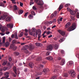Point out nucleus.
I'll use <instances>...</instances> for the list:
<instances>
[{
  "instance_id": "obj_28",
  "label": "nucleus",
  "mask_w": 79,
  "mask_h": 79,
  "mask_svg": "<svg viewBox=\"0 0 79 79\" xmlns=\"http://www.w3.org/2000/svg\"><path fill=\"white\" fill-rule=\"evenodd\" d=\"M63 5L62 4H60V5L59 6V11H60L61 9L63 8Z\"/></svg>"
},
{
  "instance_id": "obj_31",
  "label": "nucleus",
  "mask_w": 79,
  "mask_h": 79,
  "mask_svg": "<svg viewBox=\"0 0 79 79\" xmlns=\"http://www.w3.org/2000/svg\"><path fill=\"white\" fill-rule=\"evenodd\" d=\"M56 15H55L53 14H52L51 15L50 18L51 19H52V18H54V17L56 16Z\"/></svg>"
},
{
  "instance_id": "obj_16",
  "label": "nucleus",
  "mask_w": 79,
  "mask_h": 79,
  "mask_svg": "<svg viewBox=\"0 0 79 79\" xmlns=\"http://www.w3.org/2000/svg\"><path fill=\"white\" fill-rule=\"evenodd\" d=\"M34 65V64L32 62H30L29 63V66L31 68H33Z\"/></svg>"
},
{
  "instance_id": "obj_56",
  "label": "nucleus",
  "mask_w": 79,
  "mask_h": 79,
  "mask_svg": "<svg viewBox=\"0 0 79 79\" xmlns=\"http://www.w3.org/2000/svg\"><path fill=\"white\" fill-rule=\"evenodd\" d=\"M27 70L28 69H25L24 71L25 72H27Z\"/></svg>"
},
{
  "instance_id": "obj_2",
  "label": "nucleus",
  "mask_w": 79,
  "mask_h": 79,
  "mask_svg": "<svg viewBox=\"0 0 79 79\" xmlns=\"http://www.w3.org/2000/svg\"><path fill=\"white\" fill-rule=\"evenodd\" d=\"M34 2L37 3V5L41 6L40 8L42 9V10L44 9V7L42 6V5H44V2L40 0H35Z\"/></svg>"
},
{
  "instance_id": "obj_32",
  "label": "nucleus",
  "mask_w": 79,
  "mask_h": 79,
  "mask_svg": "<svg viewBox=\"0 0 79 79\" xmlns=\"http://www.w3.org/2000/svg\"><path fill=\"white\" fill-rule=\"evenodd\" d=\"M28 18L29 19H32L33 18V15H30L28 16Z\"/></svg>"
},
{
  "instance_id": "obj_36",
  "label": "nucleus",
  "mask_w": 79,
  "mask_h": 79,
  "mask_svg": "<svg viewBox=\"0 0 79 79\" xmlns=\"http://www.w3.org/2000/svg\"><path fill=\"white\" fill-rule=\"evenodd\" d=\"M5 39H6V38L5 37H3L2 38V43L3 44H4L5 43Z\"/></svg>"
},
{
  "instance_id": "obj_64",
  "label": "nucleus",
  "mask_w": 79,
  "mask_h": 79,
  "mask_svg": "<svg viewBox=\"0 0 79 79\" xmlns=\"http://www.w3.org/2000/svg\"><path fill=\"white\" fill-rule=\"evenodd\" d=\"M55 77L54 76V77H52L51 78V79H55Z\"/></svg>"
},
{
  "instance_id": "obj_29",
  "label": "nucleus",
  "mask_w": 79,
  "mask_h": 79,
  "mask_svg": "<svg viewBox=\"0 0 79 79\" xmlns=\"http://www.w3.org/2000/svg\"><path fill=\"white\" fill-rule=\"evenodd\" d=\"M14 54L15 55L17 56L19 55V53L18 52H14Z\"/></svg>"
},
{
  "instance_id": "obj_48",
  "label": "nucleus",
  "mask_w": 79,
  "mask_h": 79,
  "mask_svg": "<svg viewBox=\"0 0 79 79\" xmlns=\"http://www.w3.org/2000/svg\"><path fill=\"white\" fill-rule=\"evenodd\" d=\"M2 69H0V76H1L2 74V72H1V71H2Z\"/></svg>"
},
{
  "instance_id": "obj_54",
  "label": "nucleus",
  "mask_w": 79,
  "mask_h": 79,
  "mask_svg": "<svg viewBox=\"0 0 79 79\" xmlns=\"http://www.w3.org/2000/svg\"><path fill=\"white\" fill-rule=\"evenodd\" d=\"M42 72H39L38 73H37V75H41L42 74Z\"/></svg>"
},
{
  "instance_id": "obj_57",
  "label": "nucleus",
  "mask_w": 79,
  "mask_h": 79,
  "mask_svg": "<svg viewBox=\"0 0 79 79\" xmlns=\"http://www.w3.org/2000/svg\"><path fill=\"white\" fill-rule=\"evenodd\" d=\"M52 22H53V23H55L56 22V19H54L53 20Z\"/></svg>"
},
{
  "instance_id": "obj_62",
  "label": "nucleus",
  "mask_w": 79,
  "mask_h": 79,
  "mask_svg": "<svg viewBox=\"0 0 79 79\" xmlns=\"http://www.w3.org/2000/svg\"><path fill=\"white\" fill-rule=\"evenodd\" d=\"M9 34H10V32L9 31L6 32V34L7 35H9Z\"/></svg>"
},
{
  "instance_id": "obj_23",
  "label": "nucleus",
  "mask_w": 79,
  "mask_h": 79,
  "mask_svg": "<svg viewBox=\"0 0 79 79\" xmlns=\"http://www.w3.org/2000/svg\"><path fill=\"white\" fill-rule=\"evenodd\" d=\"M16 10L18 11V9H17V6L14 5V11H15Z\"/></svg>"
},
{
  "instance_id": "obj_41",
  "label": "nucleus",
  "mask_w": 79,
  "mask_h": 79,
  "mask_svg": "<svg viewBox=\"0 0 79 79\" xmlns=\"http://www.w3.org/2000/svg\"><path fill=\"white\" fill-rule=\"evenodd\" d=\"M59 42L60 43H61V42H63V39L61 38L60 39V40H59Z\"/></svg>"
},
{
  "instance_id": "obj_18",
  "label": "nucleus",
  "mask_w": 79,
  "mask_h": 79,
  "mask_svg": "<svg viewBox=\"0 0 79 79\" xmlns=\"http://www.w3.org/2000/svg\"><path fill=\"white\" fill-rule=\"evenodd\" d=\"M9 73L8 72H6L4 73V76H5V77L6 78H8V77H9Z\"/></svg>"
},
{
  "instance_id": "obj_13",
  "label": "nucleus",
  "mask_w": 79,
  "mask_h": 79,
  "mask_svg": "<svg viewBox=\"0 0 79 79\" xmlns=\"http://www.w3.org/2000/svg\"><path fill=\"white\" fill-rule=\"evenodd\" d=\"M70 25H71V23L69 22L67 23L65 25V28H67L70 26Z\"/></svg>"
},
{
  "instance_id": "obj_35",
  "label": "nucleus",
  "mask_w": 79,
  "mask_h": 79,
  "mask_svg": "<svg viewBox=\"0 0 79 79\" xmlns=\"http://www.w3.org/2000/svg\"><path fill=\"white\" fill-rule=\"evenodd\" d=\"M75 16H73L72 15L70 16V18H71V19L73 20H75Z\"/></svg>"
},
{
  "instance_id": "obj_26",
  "label": "nucleus",
  "mask_w": 79,
  "mask_h": 79,
  "mask_svg": "<svg viewBox=\"0 0 79 79\" xmlns=\"http://www.w3.org/2000/svg\"><path fill=\"white\" fill-rule=\"evenodd\" d=\"M42 60V58L41 56H39V57H37L36 61H39L41 60Z\"/></svg>"
},
{
  "instance_id": "obj_46",
  "label": "nucleus",
  "mask_w": 79,
  "mask_h": 79,
  "mask_svg": "<svg viewBox=\"0 0 79 79\" xmlns=\"http://www.w3.org/2000/svg\"><path fill=\"white\" fill-rule=\"evenodd\" d=\"M31 14L34 15H35V13L33 11H32V12H31Z\"/></svg>"
},
{
  "instance_id": "obj_9",
  "label": "nucleus",
  "mask_w": 79,
  "mask_h": 79,
  "mask_svg": "<svg viewBox=\"0 0 79 79\" xmlns=\"http://www.w3.org/2000/svg\"><path fill=\"white\" fill-rule=\"evenodd\" d=\"M28 45H25L23 47V50H24L25 53L27 54L28 53H29V52L28 50L27 49V48H25L28 47Z\"/></svg>"
},
{
  "instance_id": "obj_14",
  "label": "nucleus",
  "mask_w": 79,
  "mask_h": 79,
  "mask_svg": "<svg viewBox=\"0 0 79 79\" xmlns=\"http://www.w3.org/2000/svg\"><path fill=\"white\" fill-rule=\"evenodd\" d=\"M9 45H10V43L9 42H6L5 43V44L4 45V46H5V47L6 48H7L9 46Z\"/></svg>"
},
{
  "instance_id": "obj_52",
  "label": "nucleus",
  "mask_w": 79,
  "mask_h": 79,
  "mask_svg": "<svg viewBox=\"0 0 79 79\" xmlns=\"http://www.w3.org/2000/svg\"><path fill=\"white\" fill-rule=\"evenodd\" d=\"M54 14V15H55V16H56V15H57V11L55 12L54 14Z\"/></svg>"
},
{
  "instance_id": "obj_47",
  "label": "nucleus",
  "mask_w": 79,
  "mask_h": 79,
  "mask_svg": "<svg viewBox=\"0 0 79 79\" xmlns=\"http://www.w3.org/2000/svg\"><path fill=\"white\" fill-rule=\"evenodd\" d=\"M11 60H12L11 59V57H9V61L10 62H11Z\"/></svg>"
},
{
  "instance_id": "obj_40",
  "label": "nucleus",
  "mask_w": 79,
  "mask_h": 79,
  "mask_svg": "<svg viewBox=\"0 0 79 79\" xmlns=\"http://www.w3.org/2000/svg\"><path fill=\"white\" fill-rule=\"evenodd\" d=\"M73 64V61H70L69 62V64L71 65L72 64Z\"/></svg>"
},
{
  "instance_id": "obj_55",
  "label": "nucleus",
  "mask_w": 79,
  "mask_h": 79,
  "mask_svg": "<svg viewBox=\"0 0 79 79\" xmlns=\"http://www.w3.org/2000/svg\"><path fill=\"white\" fill-rule=\"evenodd\" d=\"M13 76L15 77H16V76L15 74L14 73H13Z\"/></svg>"
},
{
  "instance_id": "obj_53",
  "label": "nucleus",
  "mask_w": 79,
  "mask_h": 79,
  "mask_svg": "<svg viewBox=\"0 0 79 79\" xmlns=\"http://www.w3.org/2000/svg\"><path fill=\"white\" fill-rule=\"evenodd\" d=\"M32 9H33V10H36V8L34 6L32 7Z\"/></svg>"
},
{
  "instance_id": "obj_45",
  "label": "nucleus",
  "mask_w": 79,
  "mask_h": 79,
  "mask_svg": "<svg viewBox=\"0 0 79 79\" xmlns=\"http://www.w3.org/2000/svg\"><path fill=\"white\" fill-rule=\"evenodd\" d=\"M60 52L62 54H63L64 53V51L63 50H61L60 51Z\"/></svg>"
},
{
  "instance_id": "obj_8",
  "label": "nucleus",
  "mask_w": 79,
  "mask_h": 79,
  "mask_svg": "<svg viewBox=\"0 0 79 79\" xmlns=\"http://www.w3.org/2000/svg\"><path fill=\"white\" fill-rule=\"evenodd\" d=\"M58 32H59L62 35L64 36L65 35V33L61 30H58Z\"/></svg>"
},
{
  "instance_id": "obj_27",
  "label": "nucleus",
  "mask_w": 79,
  "mask_h": 79,
  "mask_svg": "<svg viewBox=\"0 0 79 79\" xmlns=\"http://www.w3.org/2000/svg\"><path fill=\"white\" fill-rule=\"evenodd\" d=\"M11 20V18L8 17L6 19V21H10Z\"/></svg>"
},
{
  "instance_id": "obj_4",
  "label": "nucleus",
  "mask_w": 79,
  "mask_h": 79,
  "mask_svg": "<svg viewBox=\"0 0 79 79\" xmlns=\"http://www.w3.org/2000/svg\"><path fill=\"white\" fill-rule=\"evenodd\" d=\"M67 73L70 74L72 77L73 78L74 77L76 76V73H75L74 71L73 70H68Z\"/></svg>"
},
{
  "instance_id": "obj_33",
  "label": "nucleus",
  "mask_w": 79,
  "mask_h": 79,
  "mask_svg": "<svg viewBox=\"0 0 79 79\" xmlns=\"http://www.w3.org/2000/svg\"><path fill=\"white\" fill-rule=\"evenodd\" d=\"M28 32L30 35H33V32L31 31V30L29 29L28 30Z\"/></svg>"
},
{
  "instance_id": "obj_6",
  "label": "nucleus",
  "mask_w": 79,
  "mask_h": 79,
  "mask_svg": "<svg viewBox=\"0 0 79 79\" xmlns=\"http://www.w3.org/2000/svg\"><path fill=\"white\" fill-rule=\"evenodd\" d=\"M53 48V46L51 45H48L47 48V50H49L50 51H52Z\"/></svg>"
},
{
  "instance_id": "obj_19",
  "label": "nucleus",
  "mask_w": 79,
  "mask_h": 79,
  "mask_svg": "<svg viewBox=\"0 0 79 79\" xmlns=\"http://www.w3.org/2000/svg\"><path fill=\"white\" fill-rule=\"evenodd\" d=\"M13 69L14 70V72H15V74H16L17 75V69L16 68V67H14L13 68Z\"/></svg>"
},
{
  "instance_id": "obj_20",
  "label": "nucleus",
  "mask_w": 79,
  "mask_h": 79,
  "mask_svg": "<svg viewBox=\"0 0 79 79\" xmlns=\"http://www.w3.org/2000/svg\"><path fill=\"white\" fill-rule=\"evenodd\" d=\"M38 34H39V32H38V30H37V31L36 32V33L34 34L33 36L35 37L36 38L37 37V35Z\"/></svg>"
},
{
  "instance_id": "obj_43",
  "label": "nucleus",
  "mask_w": 79,
  "mask_h": 79,
  "mask_svg": "<svg viewBox=\"0 0 79 79\" xmlns=\"http://www.w3.org/2000/svg\"><path fill=\"white\" fill-rule=\"evenodd\" d=\"M1 31L2 32H4L5 31V29L4 28H2L1 30Z\"/></svg>"
},
{
  "instance_id": "obj_37",
  "label": "nucleus",
  "mask_w": 79,
  "mask_h": 79,
  "mask_svg": "<svg viewBox=\"0 0 79 79\" xmlns=\"http://www.w3.org/2000/svg\"><path fill=\"white\" fill-rule=\"evenodd\" d=\"M23 34V32H22L21 33V34H20V35H19V37H22Z\"/></svg>"
},
{
  "instance_id": "obj_49",
  "label": "nucleus",
  "mask_w": 79,
  "mask_h": 79,
  "mask_svg": "<svg viewBox=\"0 0 79 79\" xmlns=\"http://www.w3.org/2000/svg\"><path fill=\"white\" fill-rule=\"evenodd\" d=\"M34 2H30V5L31 6L32 4H34Z\"/></svg>"
},
{
  "instance_id": "obj_21",
  "label": "nucleus",
  "mask_w": 79,
  "mask_h": 79,
  "mask_svg": "<svg viewBox=\"0 0 79 79\" xmlns=\"http://www.w3.org/2000/svg\"><path fill=\"white\" fill-rule=\"evenodd\" d=\"M70 14H71L72 15H74L75 13H76V12L75 11H74L73 10H70Z\"/></svg>"
},
{
  "instance_id": "obj_15",
  "label": "nucleus",
  "mask_w": 79,
  "mask_h": 79,
  "mask_svg": "<svg viewBox=\"0 0 79 79\" xmlns=\"http://www.w3.org/2000/svg\"><path fill=\"white\" fill-rule=\"evenodd\" d=\"M65 64V59H63L62 60L61 63H60V65L62 66L64 64Z\"/></svg>"
},
{
  "instance_id": "obj_5",
  "label": "nucleus",
  "mask_w": 79,
  "mask_h": 79,
  "mask_svg": "<svg viewBox=\"0 0 79 79\" xmlns=\"http://www.w3.org/2000/svg\"><path fill=\"white\" fill-rule=\"evenodd\" d=\"M6 16H7V14L4 13V14L2 16H0V20H2H2L5 19Z\"/></svg>"
},
{
  "instance_id": "obj_7",
  "label": "nucleus",
  "mask_w": 79,
  "mask_h": 79,
  "mask_svg": "<svg viewBox=\"0 0 79 79\" xmlns=\"http://www.w3.org/2000/svg\"><path fill=\"white\" fill-rule=\"evenodd\" d=\"M14 36H15V39H18V36L17 35V33L15 32V35H14V34L12 35L11 36V37L12 38H13L14 37Z\"/></svg>"
},
{
  "instance_id": "obj_42",
  "label": "nucleus",
  "mask_w": 79,
  "mask_h": 79,
  "mask_svg": "<svg viewBox=\"0 0 79 79\" xmlns=\"http://www.w3.org/2000/svg\"><path fill=\"white\" fill-rule=\"evenodd\" d=\"M4 5H5V4H4V3L0 2V6H3Z\"/></svg>"
},
{
  "instance_id": "obj_63",
  "label": "nucleus",
  "mask_w": 79,
  "mask_h": 79,
  "mask_svg": "<svg viewBox=\"0 0 79 79\" xmlns=\"http://www.w3.org/2000/svg\"><path fill=\"white\" fill-rule=\"evenodd\" d=\"M61 57H58V60H61Z\"/></svg>"
},
{
  "instance_id": "obj_17",
  "label": "nucleus",
  "mask_w": 79,
  "mask_h": 79,
  "mask_svg": "<svg viewBox=\"0 0 79 79\" xmlns=\"http://www.w3.org/2000/svg\"><path fill=\"white\" fill-rule=\"evenodd\" d=\"M46 60H53V58L52 56H48L46 58Z\"/></svg>"
},
{
  "instance_id": "obj_3",
  "label": "nucleus",
  "mask_w": 79,
  "mask_h": 79,
  "mask_svg": "<svg viewBox=\"0 0 79 79\" xmlns=\"http://www.w3.org/2000/svg\"><path fill=\"white\" fill-rule=\"evenodd\" d=\"M76 23H73L72 26L70 27L68 29V31L69 32H70L76 29Z\"/></svg>"
},
{
  "instance_id": "obj_34",
  "label": "nucleus",
  "mask_w": 79,
  "mask_h": 79,
  "mask_svg": "<svg viewBox=\"0 0 79 79\" xmlns=\"http://www.w3.org/2000/svg\"><path fill=\"white\" fill-rule=\"evenodd\" d=\"M54 47L55 49H58V45L57 44H55L54 45Z\"/></svg>"
},
{
  "instance_id": "obj_58",
  "label": "nucleus",
  "mask_w": 79,
  "mask_h": 79,
  "mask_svg": "<svg viewBox=\"0 0 79 79\" xmlns=\"http://www.w3.org/2000/svg\"><path fill=\"white\" fill-rule=\"evenodd\" d=\"M22 65V63H19V65H18L19 66H21Z\"/></svg>"
},
{
  "instance_id": "obj_44",
  "label": "nucleus",
  "mask_w": 79,
  "mask_h": 79,
  "mask_svg": "<svg viewBox=\"0 0 79 79\" xmlns=\"http://www.w3.org/2000/svg\"><path fill=\"white\" fill-rule=\"evenodd\" d=\"M7 69V67H5L3 68V69H4V71H5Z\"/></svg>"
},
{
  "instance_id": "obj_22",
  "label": "nucleus",
  "mask_w": 79,
  "mask_h": 79,
  "mask_svg": "<svg viewBox=\"0 0 79 79\" xmlns=\"http://www.w3.org/2000/svg\"><path fill=\"white\" fill-rule=\"evenodd\" d=\"M62 76L64 77H67L68 76V74L67 73H64L63 74Z\"/></svg>"
},
{
  "instance_id": "obj_1",
  "label": "nucleus",
  "mask_w": 79,
  "mask_h": 79,
  "mask_svg": "<svg viewBox=\"0 0 79 79\" xmlns=\"http://www.w3.org/2000/svg\"><path fill=\"white\" fill-rule=\"evenodd\" d=\"M20 44V42H18L17 40H14L12 41V44H10V46H9V49H12L14 51H16L17 49V47L15 46L14 44Z\"/></svg>"
},
{
  "instance_id": "obj_38",
  "label": "nucleus",
  "mask_w": 79,
  "mask_h": 79,
  "mask_svg": "<svg viewBox=\"0 0 79 79\" xmlns=\"http://www.w3.org/2000/svg\"><path fill=\"white\" fill-rule=\"evenodd\" d=\"M6 63H7V61H4V62H3L2 63V65H5L6 64Z\"/></svg>"
},
{
  "instance_id": "obj_51",
  "label": "nucleus",
  "mask_w": 79,
  "mask_h": 79,
  "mask_svg": "<svg viewBox=\"0 0 79 79\" xmlns=\"http://www.w3.org/2000/svg\"><path fill=\"white\" fill-rule=\"evenodd\" d=\"M28 12H26V13L24 15V17H26L27 16V15H28Z\"/></svg>"
},
{
  "instance_id": "obj_30",
  "label": "nucleus",
  "mask_w": 79,
  "mask_h": 79,
  "mask_svg": "<svg viewBox=\"0 0 79 79\" xmlns=\"http://www.w3.org/2000/svg\"><path fill=\"white\" fill-rule=\"evenodd\" d=\"M35 45H36V46L37 47H40L41 45V44H40V43H36Z\"/></svg>"
},
{
  "instance_id": "obj_61",
  "label": "nucleus",
  "mask_w": 79,
  "mask_h": 79,
  "mask_svg": "<svg viewBox=\"0 0 79 79\" xmlns=\"http://www.w3.org/2000/svg\"><path fill=\"white\" fill-rule=\"evenodd\" d=\"M76 57H77L79 59V54H77Z\"/></svg>"
},
{
  "instance_id": "obj_39",
  "label": "nucleus",
  "mask_w": 79,
  "mask_h": 79,
  "mask_svg": "<svg viewBox=\"0 0 79 79\" xmlns=\"http://www.w3.org/2000/svg\"><path fill=\"white\" fill-rule=\"evenodd\" d=\"M32 32H37V31L35 29V28H32Z\"/></svg>"
},
{
  "instance_id": "obj_59",
  "label": "nucleus",
  "mask_w": 79,
  "mask_h": 79,
  "mask_svg": "<svg viewBox=\"0 0 79 79\" xmlns=\"http://www.w3.org/2000/svg\"><path fill=\"white\" fill-rule=\"evenodd\" d=\"M20 6H21V7H22V6H23V4L22 3H20Z\"/></svg>"
},
{
  "instance_id": "obj_11",
  "label": "nucleus",
  "mask_w": 79,
  "mask_h": 79,
  "mask_svg": "<svg viewBox=\"0 0 79 79\" xmlns=\"http://www.w3.org/2000/svg\"><path fill=\"white\" fill-rule=\"evenodd\" d=\"M37 32H39V34H38V40H40V38L41 37V31L40 30H37Z\"/></svg>"
},
{
  "instance_id": "obj_10",
  "label": "nucleus",
  "mask_w": 79,
  "mask_h": 79,
  "mask_svg": "<svg viewBox=\"0 0 79 79\" xmlns=\"http://www.w3.org/2000/svg\"><path fill=\"white\" fill-rule=\"evenodd\" d=\"M7 27L10 29H12L13 27V24L12 23H9V24L7 25Z\"/></svg>"
},
{
  "instance_id": "obj_25",
  "label": "nucleus",
  "mask_w": 79,
  "mask_h": 79,
  "mask_svg": "<svg viewBox=\"0 0 79 79\" xmlns=\"http://www.w3.org/2000/svg\"><path fill=\"white\" fill-rule=\"evenodd\" d=\"M23 12V11L22 10H19V15H20V14H22Z\"/></svg>"
},
{
  "instance_id": "obj_12",
  "label": "nucleus",
  "mask_w": 79,
  "mask_h": 79,
  "mask_svg": "<svg viewBox=\"0 0 79 79\" xmlns=\"http://www.w3.org/2000/svg\"><path fill=\"white\" fill-rule=\"evenodd\" d=\"M28 48L31 51L32 50L34 49V47L33 45H29V46Z\"/></svg>"
},
{
  "instance_id": "obj_50",
  "label": "nucleus",
  "mask_w": 79,
  "mask_h": 79,
  "mask_svg": "<svg viewBox=\"0 0 79 79\" xmlns=\"http://www.w3.org/2000/svg\"><path fill=\"white\" fill-rule=\"evenodd\" d=\"M77 18H79V13L78 12H77Z\"/></svg>"
},
{
  "instance_id": "obj_24",
  "label": "nucleus",
  "mask_w": 79,
  "mask_h": 79,
  "mask_svg": "<svg viewBox=\"0 0 79 79\" xmlns=\"http://www.w3.org/2000/svg\"><path fill=\"white\" fill-rule=\"evenodd\" d=\"M49 70V69H45L43 70V71L44 73H46L48 72Z\"/></svg>"
},
{
  "instance_id": "obj_60",
  "label": "nucleus",
  "mask_w": 79,
  "mask_h": 79,
  "mask_svg": "<svg viewBox=\"0 0 79 79\" xmlns=\"http://www.w3.org/2000/svg\"><path fill=\"white\" fill-rule=\"evenodd\" d=\"M50 31H48V32H47L46 34L47 35H48L49 34H50Z\"/></svg>"
}]
</instances>
